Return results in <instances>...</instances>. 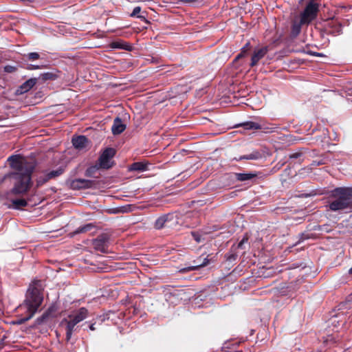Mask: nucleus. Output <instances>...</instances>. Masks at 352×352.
I'll use <instances>...</instances> for the list:
<instances>
[{
    "label": "nucleus",
    "instance_id": "nucleus-1",
    "mask_svg": "<svg viewBox=\"0 0 352 352\" xmlns=\"http://www.w3.org/2000/svg\"><path fill=\"white\" fill-rule=\"evenodd\" d=\"M329 210L337 211H352V187H339L331 191Z\"/></svg>",
    "mask_w": 352,
    "mask_h": 352
},
{
    "label": "nucleus",
    "instance_id": "nucleus-8",
    "mask_svg": "<svg viewBox=\"0 0 352 352\" xmlns=\"http://www.w3.org/2000/svg\"><path fill=\"white\" fill-rule=\"evenodd\" d=\"M267 47H263L260 49L255 50L251 58L250 67L255 66L258 62L267 54Z\"/></svg>",
    "mask_w": 352,
    "mask_h": 352
},
{
    "label": "nucleus",
    "instance_id": "nucleus-28",
    "mask_svg": "<svg viewBox=\"0 0 352 352\" xmlns=\"http://www.w3.org/2000/svg\"><path fill=\"white\" fill-rule=\"evenodd\" d=\"M191 234L193 239L195 240L197 243H200L203 241V238L201 234L198 232H192Z\"/></svg>",
    "mask_w": 352,
    "mask_h": 352
},
{
    "label": "nucleus",
    "instance_id": "nucleus-6",
    "mask_svg": "<svg viewBox=\"0 0 352 352\" xmlns=\"http://www.w3.org/2000/svg\"><path fill=\"white\" fill-rule=\"evenodd\" d=\"M94 182L85 179H76L71 182L70 187L73 190L89 188L93 186Z\"/></svg>",
    "mask_w": 352,
    "mask_h": 352
},
{
    "label": "nucleus",
    "instance_id": "nucleus-11",
    "mask_svg": "<svg viewBox=\"0 0 352 352\" xmlns=\"http://www.w3.org/2000/svg\"><path fill=\"white\" fill-rule=\"evenodd\" d=\"M126 129V124H123L120 118L116 117L111 126V131L113 135H119Z\"/></svg>",
    "mask_w": 352,
    "mask_h": 352
},
{
    "label": "nucleus",
    "instance_id": "nucleus-15",
    "mask_svg": "<svg viewBox=\"0 0 352 352\" xmlns=\"http://www.w3.org/2000/svg\"><path fill=\"white\" fill-rule=\"evenodd\" d=\"M257 174L256 172L249 173H238L235 174V177L238 181L245 182L256 177Z\"/></svg>",
    "mask_w": 352,
    "mask_h": 352
},
{
    "label": "nucleus",
    "instance_id": "nucleus-13",
    "mask_svg": "<svg viewBox=\"0 0 352 352\" xmlns=\"http://www.w3.org/2000/svg\"><path fill=\"white\" fill-rule=\"evenodd\" d=\"M36 83V78H30L23 82L18 90L20 94H23L30 90Z\"/></svg>",
    "mask_w": 352,
    "mask_h": 352
},
{
    "label": "nucleus",
    "instance_id": "nucleus-4",
    "mask_svg": "<svg viewBox=\"0 0 352 352\" xmlns=\"http://www.w3.org/2000/svg\"><path fill=\"white\" fill-rule=\"evenodd\" d=\"M109 237L107 234L103 233L92 241L94 248L102 253L108 252Z\"/></svg>",
    "mask_w": 352,
    "mask_h": 352
},
{
    "label": "nucleus",
    "instance_id": "nucleus-16",
    "mask_svg": "<svg viewBox=\"0 0 352 352\" xmlns=\"http://www.w3.org/2000/svg\"><path fill=\"white\" fill-rule=\"evenodd\" d=\"M130 171L142 172L147 170V164L142 162L133 163L129 168Z\"/></svg>",
    "mask_w": 352,
    "mask_h": 352
},
{
    "label": "nucleus",
    "instance_id": "nucleus-37",
    "mask_svg": "<svg viewBox=\"0 0 352 352\" xmlns=\"http://www.w3.org/2000/svg\"><path fill=\"white\" fill-rule=\"evenodd\" d=\"M245 55V54H244L243 52H241L240 54H239L236 58H234V61L237 60L238 59L243 57Z\"/></svg>",
    "mask_w": 352,
    "mask_h": 352
},
{
    "label": "nucleus",
    "instance_id": "nucleus-34",
    "mask_svg": "<svg viewBox=\"0 0 352 352\" xmlns=\"http://www.w3.org/2000/svg\"><path fill=\"white\" fill-rule=\"evenodd\" d=\"M41 67L39 66V65H32V64H30L28 66V69H30V70H33V69H41Z\"/></svg>",
    "mask_w": 352,
    "mask_h": 352
},
{
    "label": "nucleus",
    "instance_id": "nucleus-23",
    "mask_svg": "<svg viewBox=\"0 0 352 352\" xmlns=\"http://www.w3.org/2000/svg\"><path fill=\"white\" fill-rule=\"evenodd\" d=\"M50 180L46 172L38 177L36 179L37 186H42Z\"/></svg>",
    "mask_w": 352,
    "mask_h": 352
},
{
    "label": "nucleus",
    "instance_id": "nucleus-39",
    "mask_svg": "<svg viewBox=\"0 0 352 352\" xmlns=\"http://www.w3.org/2000/svg\"><path fill=\"white\" fill-rule=\"evenodd\" d=\"M182 1L185 3H192V2L196 1L197 0H182Z\"/></svg>",
    "mask_w": 352,
    "mask_h": 352
},
{
    "label": "nucleus",
    "instance_id": "nucleus-36",
    "mask_svg": "<svg viewBox=\"0 0 352 352\" xmlns=\"http://www.w3.org/2000/svg\"><path fill=\"white\" fill-rule=\"evenodd\" d=\"M248 241L247 239H243L238 244V248H241L243 243Z\"/></svg>",
    "mask_w": 352,
    "mask_h": 352
},
{
    "label": "nucleus",
    "instance_id": "nucleus-12",
    "mask_svg": "<svg viewBox=\"0 0 352 352\" xmlns=\"http://www.w3.org/2000/svg\"><path fill=\"white\" fill-rule=\"evenodd\" d=\"M62 322H66V341L68 342L72 338L76 324L70 319H65Z\"/></svg>",
    "mask_w": 352,
    "mask_h": 352
},
{
    "label": "nucleus",
    "instance_id": "nucleus-17",
    "mask_svg": "<svg viewBox=\"0 0 352 352\" xmlns=\"http://www.w3.org/2000/svg\"><path fill=\"white\" fill-rule=\"evenodd\" d=\"M240 126H243L246 130H251V129H261L262 127L261 124H259L257 122L249 121L245 122L240 124Z\"/></svg>",
    "mask_w": 352,
    "mask_h": 352
},
{
    "label": "nucleus",
    "instance_id": "nucleus-14",
    "mask_svg": "<svg viewBox=\"0 0 352 352\" xmlns=\"http://www.w3.org/2000/svg\"><path fill=\"white\" fill-rule=\"evenodd\" d=\"M261 157H262L261 153L258 151H254L248 155H241V156H239L238 158L234 157V160L235 161H240L242 160H256L261 159Z\"/></svg>",
    "mask_w": 352,
    "mask_h": 352
},
{
    "label": "nucleus",
    "instance_id": "nucleus-38",
    "mask_svg": "<svg viewBox=\"0 0 352 352\" xmlns=\"http://www.w3.org/2000/svg\"><path fill=\"white\" fill-rule=\"evenodd\" d=\"M308 239V237H307V236H305V234H304V233H301V234H300V240H299V242L302 241H304V240H305V239Z\"/></svg>",
    "mask_w": 352,
    "mask_h": 352
},
{
    "label": "nucleus",
    "instance_id": "nucleus-33",
    "mask_svg": "<svg viewBox=\"0 0 352 352\" xmlns=\"http://www.w3.org/2000/svg\"><path fill=\"white\" fill-rule=\"evenodd\" d=\"M250 43L249 42H248L242 48H241V52H243L244 54H246L247 52L248 51V49L250 47Z\"/></svg>",
    "mask_w": 352,
    "mask_h": 352
},
{
    "label": "nucleus",
    "instance_id": "nucleus-40",
    "mask_svg": "<svg viewBox=\"0 0 352 352\" xmlns=\"http://www.w3.org/2000/svg\"><path fill=\"white\" fill-rule=\"evenodd\" d=\"M89 329L91 331H94L96 329V328L94 327V324H91L90 326H89Z\"/></svg>",
    "mask_w": 352,
    "mask_h": 352
},
{
    "label": "nucleus",
    "instance_id": "nucleus-35",
    "mask_svg": "<svg viewBox=\"0 0 352 352\" xmlns=\"http://www.w3.org/2000/svg\"><path fill=\"white\" fill-rule=\"evenodd\" d=\"M236 254H230L229 256L227 257V259L228 261H234L236 258Z\"/></svg>",
    "mask_w": 352,
    "mask_h": 352
},
{
    "label": "nucleus",
    "instance_id": "nucleus-10",
    "mask_svg": "<svg viewBox=\"0 0 352 352\" xmlns=\"http://www.w3.org/2000/svg\"><path fill=\"white\" fill-rule=\"evenodd\" d=\"M72 142L75 148L82 150L87 146L89 140L85 135H78L74 137L72 140Z\"/></svg>",
    "mask_w": 352,
    "mask_h": 352
},
{
    "label": "nucleus",
    "instance_id": "nucleus-20",
    "mask_svg": "<svg viewBox=\"0 0 352 352\" xmlns=\"http://www.w3.org/2000/svg\"><path fill=\"white\" fill-rule=\"evenodd\" d=\"M13 208L15 209H19L21 207H25L28 205V202L24 199H16L12 201Z\"/></svg>",
    "mask_w": 352,
    "mask_h": 352
},
{
    "label": "nucleus",
    "instance_id": "nucleus-25",
    "mask_svg": "<svg viewBox=\"0 0 352 352\" xmlns=\"http://www.w3.org/2000/svg\"><path fill=\"white\" fill-rule=\"evenodd\" d=\"M302 157V153L301 152V150H299L296 152L292 153L289 154V158L290 160H296L298 159L299 160V162H301L303 161Z\"/></svg>",
    "mask_w": 352,
    "mask_h": 352
},
{
    "label": "nucleus",
    "instance_id": "nucleus-42",
    "mask_svg": "<svg viewBox=\"0 0 352 352\" xmlns=\"http://www.w3.org/2000/svg\"><path fill=\"white\" fill-rule=\"evenodd\" d=\"M277 128H278L277 126L270 128L271 131H274V130L275 129H277Z\"/></svg>",
    "mask_w": 352,
    "mask_h": 352
},
{
    "label": "nucleus",
    "instance_id": "nucleus-24",
    "mask_svg": "<svg viewBox=\"0 0 352 352\" xmlns=\"http://www.w3.org/2000/svg\"><path fill=\"white\" fill-rule=\"evenodd\" d=\"M100 168L98 164L89 167L85 171V175L87 177H92Z\"/></svg>",
    "mask_w": 352,
    "mask_h": 352
},
{
    "label": "nucleus",
    "instance_id": "nucleus-18",
    "mask_svg": "<svg viewBox=\"0 0 352 352\" xmlns=\"http://www.w3.org/2000/svg\"><path fill=\"white\" fill-rule=\"evenodd\" d=\"M302 24V23H301V21L300 23L294 22L292 24V31H291L292 36L296 37L300 34V30H301V25Z\"/></svg>",
    "mask_w": 352,
    "mask_h": 352
},
{
    "label": "nucleus",
    "instance_id": "nucleus-21",
    "mask_svg": "<svg viewBox=\"0 0 352 352\" xmlns=\"http://www.w3.org/2000/svg\"><path fill=\"white\" fill-rule=\"evenodd\" d=\"M166 221L167 218L166 217H159L155 222V228L158 230L162 228L164 226Z\"/></svg>",
    "mask_w": 352,
    "mask_h": 352
},
{
    "label": "nucleus",
    "instance_id": "nucleus-5",
    "mask_svg": "<svg viewBox=\"0 0 352 352\" xmlns=\"http://www.w3.org/2000/svg\"><path fill=\"white\" fill-rule=\"evenodd\" d=\"M318 10V7L317 4L309 3L301 14V23H306L310 22L316 16Z\"/></svg>",
    "mask_w": 352,
    "mask_h": 352
},
{
    "label": "nucleus",
    "instance_id": "nucleus-43",
    "mask_svg": "<svg viewBox=\"0 0 352 352\" xmlns=\"http://www.w3.org/2000/svg\"><path fill=\"white\" fill-rule=\"evenodd\" d=\"M349 274H352V267L349 270Z\"/></svg>",
    "mask_w": 352,
    "mask_h": 352
},
{
    "label": "nucleus",
    "instance_id": "nucleus-29",
    "mask_svg": "<svg viewBox=\"0 0 352 352\" xmlns=\"http://www.w3.org/2000/svg\"><path fill=\"white\" fill-rule=\"evenodd\" d=\"M29 60H37L39 58L40 55L37 52H30L27 54Z\"/></svg>",
    "mask_w": 352,
    "mask_h": 352
},
{
    "label": "nucleus",
    "instance_id": "nucleus-31",
    "mask_svg": "<svg viewBox=\"0 0 352 352\" xmlns=\"http://www.w3.org/2000/svg\"><path fill=\"white\" fill-rule=\"evenodd\" d=\"M92 228V225L91 223L87 224L84 226H82L79 228L80 232H85L89 230Z\"/></svg>",
    "mask_w": 352,
    "mask_h": 352
},
{
    "label": "nucleus",
    "instance_id": "nucleus-19",
    "mask_svg": "<svg viewBox=\"0 0 352 352\" xmlns=\"http://www.w3.org/2000/svg\"><path fill=\"white\" fill-rule=\"evenodd\" d=\"M64 172V169L61 167H59L56 170H53L49 172H46L47 175H48V178L50 179H54L60 175H62Z\"/></svg>",
    "mask_w": 352,
    "mask_h": 352
},
{
    "label": "nucleus",
    "instance_id": "nucleus-2",
    "mask_svg": "<svg viewBox=\"0 0 352 352\" xmlns=\"http://www.w3.org/2000/svg\"><path fill=\"white\" fill-rule=\"evenodd\" d=\"M38 283L30 285L23 302V306L27 310L28 316L21 318L19 323H23L31 319L36 313L43 300V294L41 288L37 285Z\"/></svg>",
    "mask_w": 352,
    "mask_h": 352
},
{
    "label": "nucleus",
    "instance_id": "nucleus-9",
    "mask_svg": "<svg viewBox=\"0 0 352 352\" xmlns=\"http://www.w3.org/2000/svg\"><path fill=\"white\" fill-rule=\"evenodd\" d=\"M87 315L88 310L85 307H81L75 314L69 315L68 318L77 324L85 320L87 317Z\"/></svg>",
    "mask_w": 352,
    "mask_h": 352
},
{
    "label": "nucleus",
    "instance_id": "nucleus-22",
    "mask_svg": "<svg viewBox=\"0 0 352 352\" xmlns=\"http://www.w3.org/2000/svg\"><path fill=\"white\" fill-rule=\"evenodd\" d=\"M141 11V8L140 6L135 7L133 12L131 13L130 16L131 17H138L142 21H147L146 17L142 15H138Z\"/></svg>",
    "mask_w": 352,
    "mask_h": 352
},
{
    "label": "nucleus",
    "instance_id": "nucleus-7",
    "mask_svg": "<svg viewBox=\"0 0 352 352\" xmlns=\"http://www.w3.org/2000/svg\"><path fill=\"white\" fill-rule=\"evenodd\" d=\"M201 259L199 257L198 259L193 261V265H189L185 267L179 268V272L181 273H185L190 271H195L199 270L200 267H205L209 263V260L207 257L203 259V261L200 262L199 260Z\"/></svg>",
    "mask_w": 352,
    "mask_h": 352
},
{
    "label": "nucleus",
    "instance_id": "nucleus-41",
    "mask_svg": "<svg viewBox=\"0 0 352 352\" xmlns=\"http://www.w3.org/2000/svg\"><path fill=\"white\" fill-rule=\"evenodd\" d=\"M314 55L316 56H322L321 54L317 53V52L314 53Z\"/></svg>",
    "mask_w": 352,
    "mask_h": 352
},
{
    "label": "nucleus",
    "instance_id": "nucleus-27",
    "mask_svg": "<svg viewBox=\"0 0 352 352\" xmlns=\"http://www.w3.org/2000/svg\"><path fill=\"white\" fill-rule=\"evenodd\" d=\"M41 76L44 80H55L57 78V75L52 72H45L42 74Z\"/></svg>",
    "mask_w": 352,
    "mask_h": 352
},
{
    "label": "nucleus",
    "instance_id": "nucleus-30",
    "mask_svg": "<svg viewBox=\"0 0 352 352\" xmlns=\"http://www.w3.org/2000/svg\"><path fill=\"white\" fill-rule=\"evenodd\" d=\"M48 317V314H43L41 317L36 319V323L38 324H42Z\"/></svg>",
    "mask_w": 352,
    "mask_h": 352
},
{
    "label": "nucleus",
    "instance_id": "nucleus-32",
    "mask_svg": "<svg viewBox=\"0 0 352 352\" xmlns=\"http://www.w3.org/2000/svg\"><path fill=\"white\" fill-rule=\"evenodd\" d=\"M16 69V68L13 66H11V65H6L5 67H4V71L6 72H8V73H11V72H14Z\"/></svg>",
    "mask_w": 352,
    "mask_h": 352
},
{
    "label": "nucleus",
    "instance_id": "nucleus-26",
    "mask_svg": "<svg viewBox=\"0 0 352 352\" xmlns=\"http://www.w3.org/2000/svg\"><path fill=\"white\" fill-rule=\"evenodd\" d=\"M111 48L113 49H127V44L122 42L116 41L113 42L110 45Z\"/></svg>",
    "mask_w": 352,
    "mask_h": 352
},
{
    "label": "nucleus",
    "instance_id": "nucleus-3",
    "mask_svg": "<svg viewBox=\"0 0 352 352\" xmlns=\"http://www.w3.org/2000/svg\"><path fill=\"white\" fill-rule=\"evenodd\" d=\"M116 155V150L113 148H105L100 155L98 165L104 169H109L112 166L111 160Z\"/></svg>",
    "mask_w": 352,
    "mask_h": 352
}]
</instances>
